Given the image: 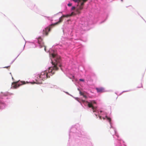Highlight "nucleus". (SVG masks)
<instances>
[{
  "label": "nucleus",
  "instance_id": "nucleus-1",
  "mask_svg": "<svg viewBox=\"0 0 146 146\" xmlns=\"http://www.w3.org/2000/svg\"><path fill=\"white\" fill-rule=\"evenodd\" d=\"M52 56L54 58V60L52 63L53 66L49 68L48 71L42 72L40 75H39L38 77L40 80H43L49 78L50 76H52L55 73V71L57 70L58 68V66L61 67V60L60 56H57L54 54H52Z\"/></svg>",
  "mask_w": 146,
  "mask_h": 146
},
{
  "label": "nucleus",
  "instance_id": "nucleus-2",
  "mask_svg": "<svg viewBox=\"0 0 146 146\" xmlns=\"http://www.w3.org/2000/svg\"><path fill=\"white\" fill-rule=\"evenodd\" d=\"M63 20V17L62 16L60 17L59 19V21L54 23L51 24L49 27H47L45 28L43 31V34L46 35H48V32L50 31V28L55 26L58 25L61 23Z\"/></svg>",
  "mask_w": 146,
  "mask_h": 146
},
{
  "label": "nucleus",
  "instance_id": "nucleus-3",
  "mask_svg": "<svg viewBox=\"0 0 146 146\" xmlns=\"http://www.w3.org/2000/svg\"><path fill=\"white\" fill-rule=\"evenodd\" d=\"M82 2L81 3L80 5L79 4L77 5V7L76 9V12L77 14H79L81 13L80 10H82L83 8V6L84 5V3L86 2L87 1H84L82 0Z\"/></svg>",
  "mask_w": 146,
  "mask_h": 146
},
{
  "label": "nucleus",
  "instance_id": "nucleus-4",
  "mask_svg": "<svg viewBox=\"0 0 146 146\" xmlns=\"http://www.w3.org/2000/svg\"><path fill=\"white\" fill-rule=\"evenodd\" d=\"M25 83H26L25 81H17L16 82H13L12 83V87L14 88H17L21 85L22 84H25Z\"/></svg>",
  "mask_w": 146,
  "mask_h": 146
},
{
  "label": "nucleus",
  "instance_id": "nucleus-5",
  "mask_svg": "<svg viewBox=\"0 0 146 146\" xmlns=\"http://www.w3.org/2000/svg\"><path fill=\"white\" fill-rule=\"evenodd\" d=\"M88 104V107L90 108H91L94 112H96V111L97 107H94L91 104H90V102L88 101L86 102Z\"/></svg>",
  "mask_w": 146,
  "mask_h": 146
},
{
  "label": "nucleus",
  "instance_id": "nucleus-6",
  "mask_svg": "<svg viewBox=\"0 0 146 146\" xmlns=\"http://www.w3.org/2000/svg\"><path fill=\"white\" fill-rule=\"evenodd\" d=\"M96 90L98 93H102L104 91V89L103 88H96Z\"/></svg>",
  "mask_w": 146,
  "mask_h": 146
},
{
  "label": "nucleus",
  "instance_id": "nucleus-7",
  "mask_svg": "<svg viewBox=\"0 0 146 146\" xmlns=\"http://www.w3.org/2000/svg\"><path fill=\"white\" fill-rule=\"evenodd\" d=\"M38 42L40 44V46L41 47H42V39L41 38H39L38 39Z\"/></svg>",
  "mask_w": 146,
  "mask_h": 146
},
{
  "label": "nucleus",
  "instance_id": "nucleus-8",
  "mask_svg": "<svg viewBox=\"0 0 146 146\" xmlns=\"http://www.w3.org/2000/svg\"><path fill=\"white\" fill-rule=\"evenodd\" d=\"M82 0H73V1H74L75 2H77L78 4H79V3L81 2V1Z\"/></svg>",
  "mask_w": 146,
  "mask_h": 146
},
{
  "label": "nucleus",
  "instance_id": "nucleus-9",
  "mask_svg": "<svg viewBox=\"0 0 146 146\" xmlns=\"http://www.w3.org/2000/svg\"><path fill=\"white\" fill-rule=\"evenodd\" d=\"M90 103V104H91L92 105H93V104H96V102L94 100L91 101V102Z\"/></svg>",
  "mask_w": 146,
  "mask_h": 146
},
{
  "label": "nucleus",
  "instance_id": "nucleus-10",
  "mask_svg": "<svg viewBox=\"0 0 146 146\" xmlns=\"http://www.w3.org/2000/svg\"><path fill=\"white\" fill-rule=\"evenodd\" d=\"M70 17L69 15H63L62 16V17Z\"/></svg>",
  "mask_w": 146,
  "mask_h": 146
},
{
  "label": "nucleus",
  "instance_id": "nucleus-11",
  "mask_svg": "<svg viewBox=\"0 0 146 146\" xmlns=\"http://www.w3.org/2000/svg\"><path fill=\"white\" fill-rule=\"evenodd\" d=\"M107 119L108 120L109 122L110 123L111 121V119L110 117H108L107 116H106Z\"/></svg>",
  "mask_w": 146,
  "mask_h": 146
},
{
  "label": "nucleus",
  "instance_id": "nucleus-12",
  "mask_svg": "<svg viewBox=\"0 0 146 146\" xmlns=\"http://www.w3.org/2000/svg\"><path fill=\"white\" fill-rule=\"evenodd\" d=\"M76 15V14L75 13H74V12H72L71 14H70L69 15L70 17L73 15Z\"/></svg>",
  "mask_w": 146,
  "mask_h": 146
},
{
  "label": "nucleus",
  "instance_id": "nucleus-13",
  "mask_svg": "<svg viewBox=\"0 0 146 146\" xmlns=\"http://www.w3.org/2000/svg\"><path fill=\"white\" fill-rule=\"evenodd\" d=\"M79 93L80 94L81 96H83L84 94V93L81 92V91H80Z\"/></svg>",
  "mask_w": 146,
  "mask_h": 146
},
{
  "label": "nucleus",
  "instance_id": "nucleus-14",
  "mask_svg": "<svg viewBox=\"0 0 146 146\" xmlns=\"http://www.w3.org/2000/svg\"><path fill=\"white\" fill-rule=\"evenodd\" d=\"M75 7H73L72 8L71 10H75Z\"/></svg>",
  "mask_w": 146,
  "mask_h": 146
},
{
  "label": "nucleus",
  "instance_id": "nucleus-15",
  "mask_svg": "<svg viewBox=\"0 0 146 146\" xmlns=\"http://www.w3.org/2000/svg\"><path fill=\"white\" fill-rule=\"evenodd\" d=\"M72 3H69L68 4V6H72Z\"/></svg>",
  "mask_w": 146,
  "mask_h": 146
},
{
  "label": "nucleus",
  "instance_id": "nucleus-16",
  "mask_svg": "<svg viewBox=\"0 0 146 146\" xmlns=\"http://www.w3.org/2000/svg\"><path fill=\"white\" fill-rule=\"evenodd\" d=\"M83 97H84V98H87V97L86 96L84 95H84L83 96Z\"/></svg>",
  "mask_w": 146,
  "mask_h": 146
},
{
  "label": "nucleus",
  "instance_id": "nucleus-17",
  "mask_svg": "<svg viewBox=\"0 0 146 146\" xmlns=\"http://www.w3.org/2000/svg\"><path fill=\"white\" fill-rule=\"evenodd\" d=\"M79 80L81 81L84 82V80L82 79H80Z\"/></svg>",
  "mask_w": 146,
  "mask_h": 146
},
{
  "label": "nucleus",
  "instance_id": "nucleus-18",
  "mask_svg": "<svg viewBox=\"0 0 146 146\" xmlns=\"http://www.w3.org/2000/svg\"><path fill=\"white\" fill-rule=\"evenodd\" d=\"M78 101H79V98H75Z\"/></svg>",
  "mask_w": 146,
  "mask_h": 146
},
{
  "label": "nucleus",
  "instance_id": "nucleus-19",
  "mask_svg": "<svg viewBox=\"0 0 146 146\" xmlns=\"http://www.w3.org/2000/svg\"><path fill=\"white\" fill-rule=\"evenodd\" d=\"M9 66H7V67H4V68H7L8 67H9Z\"/></svg>",
  "mask_w": 146,
  "mask_h": 146
},
{
  "label": "nucleus",
  "instance_id": "nucleus-20",
  "mask_svg": "<svg viewBox=\"0 0 146 146\" xmlns=\"http://www.w3.org/2000/svg\"><path fill=\"white\" fill-rule=\"evenodd\" d=\"M99 117L100 119H101V117L100 116H99Z\"/></svg>",
  "mask_w": 146,
  "mask_h": 146
},
{
  "label": "nucleus",
  "instance_id": "nucleus-21",
  "mask_svg": "<svg viewBox=\"0 0 146 146\" xmlns=\"http://www.w3.org/2000/svg\"><path fill=\"white\" fill-rule=\"evenodd\" d=\"M44 50H45V51H46V47H45V46H44Z\"/></svg>",
  "mask_w": 146,
  "mask_h": 146
},
{
  "label": "nucleus",
  "instance_id": "nucleus-22",
  "mask_svg": "<svg viewBox=\"0 0 146 146\" xmlns=\"http://www.w3.org/2000/svg\"><path fill=\"white\" fill-rule=\"evenodd\" d=\"M84 1H88V0H83Z\"/></svg>",
  "mask_w": 146,
  "mask_h": 146
},
{
  "label": "nucleus",
  "instance_id": "nucleus-23",
  "mask_svg": "<svg viewBox=\"0 0 146 146\" xmlns=\"http://www.w3.org/2000/svg\"><path fill=\"white\" fill-rule=\"evenodd\" d=\"M82 102H85V101H84V100H82Z\"/></svg>",
  "mask_w": 146,
  "mask_h": 146
},
{
  "label": "nucleus",
  "instance_id": "nucleus-24",
  "mask_svg": "<svg viewBox=\"0 0 146 146\" xmlns=\"http://www.w3.org/2000/svg\"><path fill=\"white\" fill-rule=\"evenodd\" d=\"M142 87H143L142 86V85H141V87H140L139 88Z\"/></svg>",
  "mask_w": 146,
  "mask_h": 146
},
{
  "label": "nucleus",
  "instance_id": "nucleus-25",
  "mask_svg": "<svg viewBox=\"0 0 146 146\" xmlns=\"http://www.w3.org/2000/svg\"><path fill=\"white\" fill-rule=\"evenodd\" d=\"M100 112L101 113H102V111H100Z\"/></svg>",
  "mask_w": 146,
  "mask_h": 146
},
{
  "label": "nucleus",
  "instance_id": "nucleus-26",
  "mask_svg": "<svg viewBox=\"0 0 146 146\" xmlns=\"http://www.w3.org/2000/svg\"><path fill=\"white\" fill-rule=\"evenodd\" d=\"M41 83V82H39V83Z\"/></svg>",
  "mask_w": 146,
  "mask_h": 146
},
{
  "label": "nucleus",
  "instance_id": "nucleus-27",
  "mask_svg": "<svg viewBox=\"0 0 146 146\" xmlns=\"http://www.w3.org/2000/svg\"><path fill=\"white\" fill-rule=\"evenodd\" d=\"M95 115H96V116H97V115H96V114H95Z\"/></svg>",
  "mask_w": 146,
  "mask_h": 146
},
{
  "label": "nucleus",
  "instance_id": "nucleus-28",
  "mask_svg": "<svg viewBox=\"0 0 146 146\" xmlns=\"http://www.w3.org/2000/svg\"><path fill=\"white\" fill-rule=\"evenodd\" d=\"M12 79H13V77H12Z\"/></svg>",
  "mask_w": 146,
  "mask_h": 146
}]
</instances>
